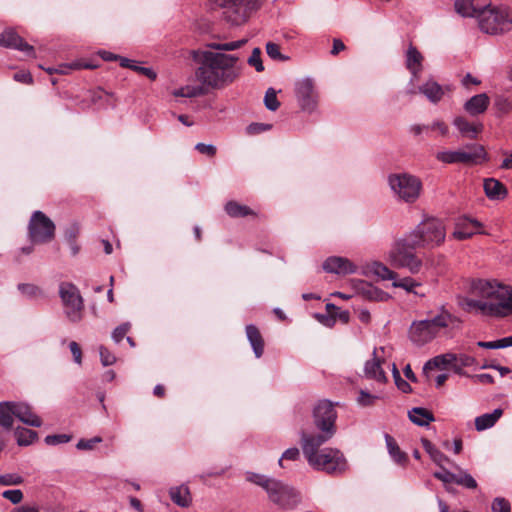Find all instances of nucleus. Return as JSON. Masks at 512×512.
Listing matches in <instances>:
<instances>
[{
  "mask_svg": "<svg viewBox=\"0 0 512 512\" xmlns=\"http://www.w3.org/2000/svg\"><path fill=\"white\" fill-rule=\"evenodd\" d=\"M445 238L446 228L443 222L432 217L426 218L393 242L387 253V262L395 269H405L411 274H418L424 263L415 250L434 249L441 246Z\"/></svg>",
  "mask_w": 512,
  "mask_h": 512,
  "instance_id": "nucleus-1",
  "label": "nucleus"
},
{
  "mask_svg": "<svg viewBox=\"0 0 512 512\" xmlns=\"http://www.w3.org/2000/svg\"><path fill=\"white\" fill-rule=\"evenodd\" d=\"M192 58L198 64L195 76L203 87L220 89L234 82L241 73L236 55L194 50Z\"/></svg>",
  "mask_w": 512,
  "mask_h": 512,
  "instance_id": "nucleus-2",
  "label": "nucleus"
},
{
  "mask_svg": "<svg viewBox=\"0 0 512 512\" xmlns=\"http://www.w3.org/2000/svg\"><path fill=\"white\" fill-rule=\"evenodd\" d=\"M479 299H466L467 311H476L485 316L503 317L512 311V289L488 281L479 280L473 285Z\"/></svg>",
  "mask_w": 512,
  "mask_h": 512,
  "instance_id": "nucleus-3",
  "label": "nucleus"
},
{
  "mask_svg": "<svg viewBox=\"0 0 512 512\" xmlns=\"http://www.w3.org/2000/svg\"><path fill=\"white\" fill-rule=\"evenodd\" d=\"M324 443L308 435L301 436V448L308 464L318 471L328 474H341L348 465L343 453L336 448H320Z\"/></svg>",
  "mask_w": 512,
  "mask_h": 512,
  "instance_id": "nucleus-4",
  "label": "nucleus"
},
{
  "mask_svg": "<svg viewBox=\"0 0 512 512\" xmlns=\"http://www.w3.org/2000/svg\"><path fill=\"white\" fill-rule=\"evenodd\" d=\"M247 480L262 487L268 498L282 509H294L301 501V496L293 487L265 475L247 473Z\"/></svg>",
  "mask_w": 512,
  "mask_h": 512,
  "instance_id": "nucleus-5",
  "label": "nucleus"
},
{
  "mask_svg": "<svg viewBox=\"0 0 512 512\" xmlns=\"http://www.w3.org/2000/svg\"><path fill=\"white\" fill-rule=\"evenodd\" d=\"M457 321L456 317L445 309L428 319L413 321L408 330V337L410 341L422 347L435 339L440 331Z\"/></svg>",
  "mask_w": 512,
  "mask_h": 512,
  "instance_id": "nucleus-6",
  "label": "nucleus"
},
{
  "mask_svg": "<svg viewBox=\"0 0 512 512\" xmlns=\"http://www.w3.org/2000/svg\"><path fill=\"white\" fill-rule=\"evenodd\" d=\"M478 25L481 31L491 35L509 32L512 30V10L504 5L484 4Z\"/></svg>",
  "mask_w": 512,
  "mask_h": 512,
  "instance_id": "nucleus-7",
  "label": "nucleus"
},
{
  "mask_svg": "<svg viewBox=\"0 0 512 512\" xmlns=\"http://www.w3.org/2000/svg\"><path fill=\"white\" fill-rule=\"evenodd\" d=\"M313 418L318 432L303 430L301 436L308 435L316 438V441L320 443H326L336 432L335 421L337 413L333 404L327 400L320 401L314 408Z\"/></svg>",
  "mask_w": 512,
  "mask_h": 512,
  "instance_id": "nucleus-8",
  "label": "nucleus"
},
{
  "mask_svg": "<svg viewBox=\"0 0 512 512\" xmlns=\"http://www.w3.org/2000/svg\"><path fill=\"white\" fill-rule=\"evenodd\" d=\"M388 184L394 196L407 204L415 203L422 191L421 180L408 173H394L389 175Z\"/></svg>",
  "mask_w": 512,
  "mask_h": 512,
  "instance_id": "nucleus-9",
  "label": "nucleus"
},
{
  "mask_svg": "<svg viewBox=\"0 0 512 512\" xmlns=\"http://www.w3.org/2000/svg\"><path fill=\"white\" fill-rule=\"evenodd\" d=\"M59 296L68 320L73 323L80 322L83 318L84 300L79 289L73 283L62 282L59 285Z\"/></svg>",
  "mask_w": 512,
  "mask_h": 512,
  "instance_id": "nucleus-10",
  "label": "nucleus"
},
{
  "mask_svg": "<svg viewBox=\"0 0 512 512\" xmlns=\"http://www.w3.org/2000/svg\"><path fill=\"white\" fill-rule=\"evenodd\" d=\"M484 158V148L479 145H467L461 150L440 151L436 154V159L446 164H475Z\"/></svg>",
  "mask_w": 512,
  "mask_h": 512,
  "instance_id": "nucleus-11",
  "label": "nucleus"
},
{
  "mask_svg": "<svg viewBox=\"0 0 512 512\" xmlns=\"http://www.w3.org/2000/svg\"><path fill=\"white\" fill-rule=\"evenodd\" d=\"M29 237L33 243L50 242L55 235V225L43 212L35 211L29 222Z\"/></svg>",
  "mask_w": 512,
  "mask_h": 512,
  "instance_id": "nucleus-12",
  "label": "nucleus"
},
{
  "mask_svg": "<svg viewBox=\"0 0 512 512\" xmlns=\"http://www.w3.org/2000/svg\"><path fill=\"white\" fill-rule=\"evenodd\" d=\"M295 96L303 112L312 114L316 111L319 94L312 78L306 77L296 82Z\"/></svg>",
  "mask_w": 512,
  "mask_h": 512,
  "instance_id": "nucleus-13",
  "label": "nucleus"
},
{
  "mask_svg": "<svg viewBox=\"0 0 512 512\" xmlns=\"http://www.w3.org/2000/svg\"><path fill=\"white\" fill-rule=\"evenodd\" d=\"M259 0H216L217 5L227 9L226 17L234 25L244 23L249 13L256 9Z\"/></svg>",
  "mask_w": 512,
  "mask_h": 512,
  "instance_id": "nucleus-14",
  "label": "nucleus"
},
{
  "mask_svg": "<svg viewBox=\"0 0 512 512\" xmlns=\"http://www.w3.org/2000/svg\"><path fill=\"white\" fill-rule=\"evenodd\" d=\"M0 46L16 49L24 52L27 56L35 57L33 46L24 41L14 30L7 29L0 34Z\"/></svg>",
  "mask_w": 512,
  "mask_h": 512,
  "instance_id": "nucleus-15",
  "label": "nucleus"
},
{
  "mask_svg": "<svg viewBox=\"0 0 512 512\" xmlns=\"http://www.w3.org/2000/svg\"><path fill=\"white\" fill-rule=\"evenodd\" d=\"M379 352L384 353V348L374 349L372 359L366 361L364 365V375L366 378L384 383L387 381V377L381 366L384 360L383 357L379 355Z\"/></svg>",
  "mask_w": 512,
  "mask_h": 512,
  "instance_id": "nucleus-16",
  "label": "nucleus"
},
{
  "mask_svg": "<svg viewBox=\"0 0 512 512\" xmlns=\"http://www.w3.org/2000/svg\"><path fill=\"white\" fill-rule=\"evenodd\" d=\"M323 269L328 273L339 275L353 274L356 272V266L347 258L329 257L323 263Z\"/></svg>",
  "mask_w": 512,
  "mask_h": 512,
  "instance_id": "nucleus-17",
  "label": "nucleus"
},
{
  "mask_svg": "<svg viewBox=\"0 0 512 512\" xmlns=\"http://www.w3.org/2000/svg\"><path fill=\"white\" fill-rule=\"evenodd\" d=\"M481 227L482 224L475 219L462 218L456 223L453 237L457 240L469 239L474 234L480 233L479 229Z\"/></svg>",
  "mask_w": 512,
  "mask_h": 512,
  "instance_id": "nucleus-18",
  "label": "nucleus"
},
{
  "mask_svg": "<svg viewBox=\"0 0 512 512\" xmlns=\"http://www.w3.org/2000/svg\"><path fill=\"white\" fill-rule=\"evenodd\" d=\"M13 410L15 418L19 419L26 425L32 427H40L42 425L41 419L32 412L31 408L22 402H13Z\"/></svg>",
  "mask_w": 512,
  "mask_h": 512,
  "instance_id": "nucleus-19",
  "label": "nucleus"
},
{
  "mask_svg": "<svg viewBox=\"0 0 512 512\" xmlns=\"http://www.w3.org/2000/svg\"><path fill=\"white\" fill-rule=\"evenodd\" d=\"M490 104V99L485 93L477 94L471 97L464 104L465 111L471 116L483 114Z\"/></svg>",
  "mask_w": 512,
  "mask_h": 512,
  "instance_id": "nucleus-20",
  "label": "nucleus"
},
{
  "mask_svg": "<svg viewBox=\"0 0 512 512\" xmlns=\"http://www.w3.org/2000/svg\"><path fill=\"white\" fill-rule=\"evenodd\" d=\"M483 188L485 195L490 200H503L506 198L508 191L506 187L495 178H488L484 180Z\"/></svg>",
  "mask_w": 512,
  "mask_h": 512,
  "instance_id": "nucleus-21",
  "label": "nucleus"
},
{
  "mask_svg": "<svg viewBox=\"0 0 512 512\" xmlns=\"http://www.w3.org/2000/svg\"><path fill=\"white\" fill-rule=\"evenodd\" d=\"M453 125L459 130L463 137L469 139H475L483 129V125L481 123H470L462 116L455 117Z\"/></svg>",
  "mask_w": 512,
  "mask_h": 512,
  "instance_id": "nucleus-22",
  "label": "nucleus"
},
{
  "mask_svg": "<svg viewBox=\"0 0 512 512\" xmlns=\"http://www.w3.org/2000/svg\"><path fill=\"white\" fill-rule=\"evenodd\" d=\"M456 11L464 17H474L479 21V15L484 10V4L479 5L478 0H458L455 3Z\"/></svg>",
  "mask_w": 512,
  "mask_h": 512,
  "instance_id": "nucleus-23",
  "label": "nucleus"
},
{
  "mask_svg": "<svg viewBox=\"0 0 512 512\" xmlns=\"http://www.w3.org/2000/svg\"><path fill=\"white\" fill-rule=\"evenodd\" d=\"M423 56L416 47L410 45L406 53V67L412 73L413 79L418 77L422 69Z\"/></svg>",
  "mask_w": 512,
  "mask_h": 512,
  "instance_id": "nucleus-24",
  "label": "nucleus"
},
{
  "mask_svg": "<svg viewBox=\"0 0 512 512\" xmlns=\"http://www.w3.org/2000/svg\"><path fill=\"white\" fill-rule=\"evenodd\" d=\"M419 92L432 103H438L444 96L443 87L434 80H428L419 87Z\"/></svg>",
  "mask_w": 512,
  "mask_h": 512,
  "instance_id": "nucleus-25",
  "label": "nucleus"
},
{
  "mask_svg": "<svg viewBox=\"0 0 512 512\" xmlns=\"http://www.w3.org/2000/svg\"><path fill=\"white\" fill-rule=\"evenodd\" d=\"M503 410L500 408L495 409L491 413H485L475 418V428L477 431H484L493 427L496 422L501 418Z\"/></svg>",
  "mask_w": 512,
  "mask_h": 512,
  "instance_id": "nucleus-26",
  "label": "nucleus"
},
{
  "mask_svg": "<svg viewBox=\"0 0 512 512\" xmlns=\"http://www.w3.org/2000/svg\"><path fill=\"white\" fill-rule=\"evenodd\" d=\"M246 334L255 356L260 358L264 351V342L258 328L254 325H247Z\"/></svg>",
  "mask_w": 512,
  "mask_h": 512,
  "instance_id": "nucleus-27",
  "label": "nucleus"
},
{
  "mask_svg": "<svg viewBox=\"0 0 512 512\" xmlns=\"http://www.w3.org/2000/svg\"><path fill=\"white\" fill-rule=\"evenodd\" d=\"M385 442L387 450L395 463L404 466L408 461V456L405 452L401 451L395 439L389 434H385Z\"/></svg>",
  "mask_w": 512,
  "mask_h": 512,
  "instance_id": "nucleus-28",
  "label": "nucleus"
},
{
  "mask_svg": "<svg viewBox=\"0 0 512 512\" xmlns=\"http://www.w3.org/2000/svg\"><path fill=\"white\" fill-rule=\"evenodd\" d=\"M409 419L418 426H427L435 420L433 414L421 407H415L408 413Z\"/></svg>",
  "mask_w": 512,
  "mask_h": 512,
  "instance_id": "nucleus-29",
  "label": "nucleus"
},
{
  "mask_svg": "<svg viewBox=\"0 0 512 512\" xmlns=\"http://www.w3.org/2000/svg\"><path fill=\"white\" fill-rule=\"evenodd\" d=\"M170 497L175 504L181 507H188L191 503L189 489L184 485L172 487L170 489Z\"/></svg>",
  "mask_w": 512,
  "mask_h": 512,
  "instance_id": "nucleus-30",
  "label": "nucleus"
},
{
  "mask_svg": "<svg viewBox=\"0 0 512 512\" xmlns=\"http://www.w3.org/2000/svg\"><path fill=\"white\" fill-rule=\"evenodd\" d=\"M13 402L5 401L0 403V426L11 429L14 422Z\"/></svg>",
  "mask_w": 512,
  "mask_h": 512,
  "instance_id": "nucleus-31",
  "label": "nucleus"
},
{
  "mask_svg": "<svg viewBox=\"0 0 512 512\" xmlns=\"http://www.w3.org/2000/svg\"><path fill=\"white\" fill-rule=\"evenodd\" d=\"M456 360V355L452 353L442 354L438 355L432 359H430L425 365H424V372H427L428 370L432 369H442L447 367L448 365L454 363Z\"/></svg>",
  "mask_w": 512,
  "mask_h": 512,
  "instance_id": "nucleus-32",
  "label": "nucleus"
},
{
  "mask_svg": "<svg viewBox=\"0 0 512 512\" xmlns=\"http://www.w3.org/2000/svg\"><path fill=\"white\" fill-rule=\"evenodd\" d=\"M361 291L365 298L372 301L385 302L391 298L387 292L367 283L363 284Z\"/></svg>",
  "mask_w": 512,
  "mask_h": 512,
  "instance_id": "nucleus-33",
  "label": "nucleus"
},
{
  "mask_svg": "<svg viewBox=\"0 0 512 512\" xmlns=\"http://www.w3.org/2000/svg\"><path fill=\"white\" fill-rule=\"evenodd\" d=\"M370 272L381 280H396L398 274L381 262H374L370 266Z\"/></svg>",
  "mask_w": 512,
  "mask_h": 512,
  "instance_id": "nucleus-34",
  "label": "nucleus"
},
{
  "mask_svg": "<svg viewBox=\"0 0 512 512\" xmlns=\"http://www.w3.org/2000/svg\"><path fill=\"white\" fill-rule=\"evenodd\" d=\"M14 434L19 446L31 445L37 439V433L27 428L17 427Z\"/></svg>",
  "mask_w": 512,
  "mask_h": 512,
  "instance_id": "nucleus-35",
  "label": "nucleus"
},
{
  "mask_svg": "<svg viewBox=\"0 0 512 512\" xmlns=\"http://www.w3.org/2000/svg\"><path fill=\"white\" fill-rule=\"evenodd\" d=\"M225 211L231 217H245L254 214L253 211L246 205L239 204L235 201H230L225 205Z\"/></svg>",
  "mask_w": 512,
  "mask_h": 512,
  "instance_id": "nucleus-36",
  "label": "nucleus"
},
{
  "mask_svg": "<svg viewBox=\"0 0 512 512\" xmlns=\"http://www.w3.org/2000/svg\"><path fill=\"white\" fill-rule=\"evenodd\" d=\"M246 42H247V40H245V39H241V40H237V41H231V42H225V43L210 42V43L207 44V47L211 51L212 50H217V51H234V50H237V49L241 48Z\"/></svg>",
  "mask_w": 512,
  "mask_h": 512,
  "instance_id": "nucleus-37",
  "label": "nucleus"
},
{
  "mask_svg": "<svg viewBox=\"0 0 512 512\" xmlns=\"http://www.w3.org/2000/svg\"><path fill=\"white\" fill-rule=\"evenodd\" d=\"M454 483L467 489H476L477 482L467 471L459 469V473L455 474Z\"/></svg>",
  "mask_w": 512,
  "mask_h": 512,
  "instance_id": "nucleus-38",
  "label": "nucleus"
},
{
  "mask_svg": "<svg viewBox=\"0 0 512 512\" xmlns=\"http://www.w3.org/2000/svg\"><path fill=\"white\" fill-rule=\"evenodd\" d=\"M18 290L28 299H38L43 296L42 290L30 283H21L18 285Z\"/></svg>",
  "mask_w": 512,
  "mask_h": 512,
  "instance_id": "nucleus-39",
  "label": "nucleus"
},
{
  "mask_svg": "<svg viewBox=\"0 0 512 512\" xmlns=\"http://www.w3.org/2000/svg\"><path fill=\"white\" fill-rule=\"evenodd\" d=\"M477 345L485 349H501L512 346V335L496 341H479Z\"/></svg>",
  "mask_w": 512,
  "mask_h": 512,
  "instance_id": "nucleus-40",
  "label": "nucleus"
},
{
  "mask_svg": "<svg viewBox=\"0 0 512 512\" xmlns=\"http://www.w3.org/2000/svg\"><path fill=\"white\" fill-rule=\"evenodd\" d=\"M392 286L395 288H402L409 293H415L414 288L420 286V283L411 277H404L402 279H398L397 277L396 280L392 282Z\"/></svg>",
  "mask_w": 512,
  "mask_h": 512,
  "instance_id": "nucleus-41",
  "label": "nucleus"
},
{
  "mask_svg": "<svg viewBox=\"0 0 512 512\" xmlns=\"http://www.w3.org/2000/svg\"><path fill=\"white\" fill-rule=\"evenodd\" d=\"M264 103L266 108L270 111H275L279 108L280 103L277 99L276 91L273 88H269L266 91Z\"/></svg>",
  "mask_w": 512,
  "mask_h": 512,
  "instance_id": "nucleus-42",
  "label": "nucleus"
},
{
  "mask_svg": "<svg viewBox=\"0 0 512 512\" xmlns=\"http://www.w3.org/2000/svg\"><path fill=\"white\" fill-rule=\"evenodd\" d=\"M392 374H393L395 384L399 390H401L404 393L411 392L412 389H411L410 384L401 378L400 372L397 369L395 364L392 365Z\"/></svg>",
  "mask_w": 512,
  "mask_h": 512,
  "instance_id": "nucleus-43",
  "label": "nucleus"
},
{
  "mask_svg": "<svg viewBox=\"0 0 512 512\" xmlns=\"http://www.w3.org/2000/svg\"><path fill=\"white\" fill-rule=\"evenodd\" d=\"M266 53L273 60H281V61L287 60V57H285L281 54L280 47L276 43L268 42L266 44Z\"/></svg>",
  "mask_w": 512,
  "mask_h": 512,
  "instance_id": "nucleus-44",
  "label": "nucleus"
},
{
  "mask_svg": "<svg viewBox=\"0 0 512 512\" xmlns=\"http://www.w3.org/2000/svg\"><path fill=\"white\" fill-rule=\"evenodd\" d=\"M491 509L492 512H511L510 503L503 497L495 498L492 502Z\"/></svg>",
  "mask_w": 512,
  "mask_h": 512,
  "instance_id": "nucleus-45",
  "label": "nucleus"
},
{
  "mask_svg": "<svg viewBox=\"0 0 512 512\" xmlns=\"http://www.w3.org/2000/svg\"><path fill=\"white\" fill-rule=\"evenodd\" d=\"M260 56L261 50L259 48H254L251 56L248 58V64L255 67L257 72H262L264 70Z\"/></svg>",
  "mask_w": 512,
  "mask_h": 512,
  "instance_id": "nucleus-46",
  "label": "nucleus"
},
{
  "mask_svg": "<svg viewBox=\"0 0 512 512\" xmlns=\"http://www.w3.org/2000/svg\"><path fill=\"white\" fill-rule=\"evenodd\" d=\"M23 483V478L15 473L0 475V484L4 486L19 485Z\"/></svg>",
  "mask_w": 512,
  "mask_h": 512,
  "instance_id": "nucleus-47",
  "label": "nucleus"
},
{
  "mask_svg": "<svg viewBox=\"0 0 512 512\" xmlns=\"http://www.w3.org/2000/svg\"><path fill=\"white\" fill-rule=\"evenodd\" d=\"M130 329V323H123L116 327L114 331L112 332V339L115 343H119L122 341V339L125 337L127 332Z\"/></svg>",
  "mask_w": 512,
  "mask_h": 512,
  "instance_id": "nucleus-48",
  "label": "nucleus"
},
{
  "mask_svg": "<svg viewBox=\"0 0 512 512\" xmlns=\"http://www.w3.org/2000/svg\"><path fill=\"white\" fill-rule=\"evenodd\" d=\"M99 354H100L101 363L104 366H109V365H112V364H114L116 362V357L114 356V354H112L104 346H100Z\"/></svg>",
  "mask_w": 512,
  "mask_h": 512,
  "instance_id": "nucleus-49",
  "label": "nucleus"
},
{
  "mask_svg": "<svg viewBox=\"0 0 512 512\" xmlns=\"http://www.w3.org/2000/svg\"><path fill=\"white\" fill-rule=\"evenodd\" d=\"M2 496L13 504H18L23 499V493L19 489L6 490L2 493Z\"/></svg>",
  "mask_w": 512,
  "mask_h": 512,
  "instance_id": "nucleus-50",
  "label": "nucleus"
},
{
  "mask_svg": "<svg viewBox=\"0 0 512 512\" xmlns=\"http://www.w3.org/2000/svg\"><path fill=\"white\" fill-rule=\"evenodd\" d=\"M102 442V438L99 436H95L91 439H81L78 441L76 447L79 450H91L94 448V445Z\"/></svg>",
  "mask_w": 512,
  "mask_h": 512,
  "instance_id": "nucleus-51",
  "label": "nucleus"
},
{
  "mask_svg": "<svg viewBox=\"0 0 512 512\" xmlns=\"http://www.w3.org/2000/svg\"><path fill=\"white\" fill-rule=\"evenodd\" d=\"M71 437L66 434L48 435L45 437V442L48 445H58L69 442Z\"/></svg>",
  "mask_w": 512,
  "mask_h": 512,
  "instance_id": "nucleus-52",
  "label": "nucleus"
},
{
  "mask_svg": "<svg viewBox=\"0 0 512 512\" xmlns=\"http://www.w3.org/2000/svg\"><path fill=\"white\" fill-rule=\"evenodd\" d=\"M429 130L437 131L441 136H447L449 133L448 125L442 120H435L429 125Z\"/></svg>",
  "mask_w": 512,
  "mask_h": 512,
  "instance_id": "nucleus-53",
  "label": "nucleus"
},
{
  "mask_svg": "<svg viewBox=\"0 0 512 512\" xmlns=\"http://www.w3.org/2000/svg\"><path fill=\"white\" fill-rule=\"evenodd\" d=\"M377 399V396L372 395L364 390H361L359 393V396L357 398V402L361 406H370L374 403V401Z\"/></svg>",
  "mask_w": 512,
  "mask_h": 512,
  "instance_id": "nucleus-54",
  "label": "nucleus"
},
{
  "mask_svg": "<svg viewBox=\"0 0 512 512\" xmlns=\"http://www.w3.org/2000/svg\"><path fill=\"white\" fill-rule=\"evenodd\" d=\"M434 477L444 483H454L455 474L446 470L444 467L441 468V471L434 472Z\"/></svg>",
  "mask_w": 512,
  "mask_h": 512,
  "instance_id": "nucleus-55",
  "label": "nucleus"
},
{
  "mask_svg": "<svg viewBox=\"0 0 512 512\" xmlns=\"http://www.w3.org/2000/svg\"><path fill=\"white\" fill-rule=\"evenodd\" d=\"M132 70L139 74L146 76L150 80H155L157 78V74L153 69H151L149 67L139 66L136 62L134 64V66L132 67Z\"/></svg>",
  "mask_w": 512,
  "mask_h": 512,
  "instance_id": "nucleus-56",
  "label": "nucleus"
},
{
  "mask_svg": "<svg viewBox=\"0 0 512 512\" xmlns=\"http://www.w3.org/2000/svg\"><path fill=\"white\" fill-rule=\"evenodd\" d=\"M195 149L201 154H205L209 157H213L216 154V147L212 144L198 143Z\"/></svg>",
  "mask_w": 512,
  "mask_h": 512,
  "instance_id": "nucleus-57",
  "label": "nucleus"
},
{
  "mask_svg": "<svg viewBox=\"0 0 512 512\" xmlns=\"http://www.w3.org/2000/svg\"><path fill=\"white\" fill-rule=\"evenodd\" d=\"M185 97L192 98L204 94L205 90L202 86H185L183 87Z\"/></svg>",
  "mask_w": 512,
  "mask_h": 512,
  "instance_id": "nucleus-58",
  "label": "nucleus"
},
{
  "mask_svg": "<svg viewBox=\"0 0 512 512\" xmlns=\"http://www.w3.org/2000/svg\"><path fill=\"white\" fill-rule=\"evenodd\" d=\"M430 458L440 468H443L445 463L451 462L450 459L445 454H443L439 449L437 451H434V454Z\"/></svg>",
  "mask_w": 512,
  "mask_h": 512,
  "instance_id": "nucleus-59",
  "label": "nucleus"
},
{
  "mask_svg": "<svg viewBox=\"0 0 512 512\" xmlns=\"http://www.w3.org/2000/svg\"><path fill=\"white\" fill-rule=\"evenodd\" d=\"M455 362L460 363L463 367H469L476 364V359L470 355L460 354L458 356L456 355Z\"/></svg>",
  "mask_w": 512,
  "mask_h": 512,
  "instance_id": "nucleus-60",
  "label": "nucleus"
},
{
  "mask_svg": "<svg viewBox=\"0 0 512 512\" xmlns=\"http://www.w3.org/2000/svg\"><path fill=\"white\" fill-rule=\"evenodd\" d=\"M69 348L73 355L74 361L77 364H81L82 363V352H81V348L78 345V343H76L75 341L70 342Z\"/></svg>",
  "mask_w": 512,
  "mask_h": 512,
  "instance_id": "nucleus-61",
  "label": "nucleus"
},
{
  "mask_svg": "<svg viewBox=\"0 0 512 512\" xmlns=\"http://www.w3.org/2000/svg\"><path fill=\"white\" fill-rule=\"evenodd\" d=\"M299 457V449L296 447L287 449L282 457L279 459V465H282V460H296Z\"/></svg>",
  "mask_w": 512,
  "mask_h": 512,
  "instance_id": "nucleus-62",
  "label": "nucleus"
},
{
  "mask_svg": "<svg viewBox=\"0 0 512 512\" xmlns=\"http://www.w3.org/2000/svg\"><path fill=\"white\" fill-rule=\"evenodd\" d=\"M13 78L15 81L20 83L31 84L33 82L31 74L27 71L16 72Z\"/></svg>",
  "mask_w": 512,
  "mask_h": 512,
  "instance_id": "nucleus-63",
  "label": "nucleus"
},
{
  "mask_svg": "<svg viewBox=\"0 0 512 512\" xmlns=\"http://www.w3.org/2000/svg\"><path fill=\"white\" fill-rule=\"evenodd\" d=\"M495 104L497 108L503 113L509 112L512 108L511 103L505 98H498Z\"/></svg>",
  "mask_w": 512,
  "mask_h": 512,
  "instance_id": "nucleus-64",
  "label": "nucleus"
}]
</instances>
